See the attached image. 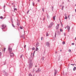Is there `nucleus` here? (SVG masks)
Masks as SVG:
<instances>
[{"mask_svg":"<svg viewBox=\"0 0 76 76\" xmlns=\"http://www.w3.org/2000/svg\"><path fill=\"white\" fill-rule=\"evenodd\" d=\"M75 39L76 40V37L75 38Z\"/></svg>","mask_w":76,"mask_h":76,"instance_id":"nucleus-50","label":"nucleus"},{"mask_svg":"<svg viewBox=\"0 0 76 76\" xmlns=\"http://www.w3.org/2000/svg\"><path fill=\"white\" fill-rule=\"evenodd\" d=\"M14 10H17V9H16V8H15Z\"/></svg>","mask_w":76,"mask_h":76,"instance_id":"nucleus-35","label":"nucleus"},{"mask_svg":"<svg viewBox=\"0 0 76 76\" xmlns=\"http://www.w3.org/2000/svg\"><path fill=\"white\" fill-rule=\"evenodd\" d=\"M2 27V29H4L5 28V27H6V26H4V24H2L1 26Z\"/></svg>","mask_w":76,"mask_h":76,"instance_id":"nucleus-4","label":"nucleus"},{"mask_svg":"<svg viewBox=\"0 0 76 76\" xmlns=\"http://www.w3.org/2000/svg\"><path fill=\"white\" fill-rule=\"evenodd\" d=\"M4 7H5V5H4Z\"/></svg>","mask_w":76,"mask_h":76,"instance_id":"nucleus-48","label":"nucleus"},{"mask_svg":"<svg viewBox=\"0 0 76 76\" xmlns=\"http://www.w3.org/2000/svg\"><path fill=\"white\" fill-rule=\"evenodd\" d=\"M64 6H62L61 9V10H63V8H64Z\"/></svg>","mask_w":76,"mask_h":76,"instance_id":"nucleus-18","label":"nucleus"},{"mask_svg":"<svg viewBox=\"0 0 76 76\" xmlns=\"http://www.w3.org/2000/svg\"><path fill=\"white\" fill-rule=\"evenodd\" d=\"M29 10H28V11L27 12V13H29Z\"/></svg>","mask_w":76,"mask_h":76,"instance_id":"nucleus-37","label":"nucleus"},{"mask_svg":"<svg viewBox=\"0 0 76 76\" xmlns=\"http://www.w3.org/2000/svg\"><path fill=\"white\" fill-rule=\"evenodd\" d=\"M46 36H49V34L48 33H46Z\"/></svg>","mask_w":76,"mask_h":76,"instance_id":"nucleus-14","label":"nucleus"},{"mask_svg":"<svg viewBox=\"0 0 76 76\" xmlns=\"http://www.w3.org/2000/svg\"><path fill=\"white\" fill-rule=\"evenodd\" d=\"M35 67H37V66H35Z\"/></svg>","mask_w":76,"mask_h":76,"instance_id":"nucleus-54","label":"nucleus"},{"mask_svg":"<svg viewBox=\"0 0 76 76\" xmlns=\"http://www.w3.org/2000/svg\"><path fill=\"white\" fill-rule=\"evenodd\" d=\"M36 73H38L39 72V71H38V70H37L36 71Z\"/></svg>","mask_w":76,"mask_h":76,"instance_id":"nucleus-32","label":"nucleus"},{"mask_svg":"<svg viewBox=\"0 0 76 76\" xmlns=\"http://www.w3.org/2000/svg\"><path fill=\"white\" fill-rule=\"evenodd\" d=\"M76 67H74L73 69V70L74 71H75V70H76Z\"/></svg>","mask_w":76,"mask_h":76,"instance_id":"nucleus-11","label":"nucleus"},{"mask_svg":"<svg viewBox=\"0 0 76 76\" xmlns=\"http://www.w3.org/2000/svg\"><path fill=\"white\" fill-rule=\"evenodd\" d=\"M75 6L76 7V4L75 5Z\"/></svg>","mask_w":76,"mask_h":76,"instance_id":"nucleus-55","label":"nucleus"},{"mask_svg":"<svg viewBox=\"0 0 76 76\" xmlns=\"http://www.w3.org/2000/svg\"><path fill=\"white\" fill-rule=\"evenodd\" d=\"M63 30L61 28L60 29V31H61V32H63Z\"/></svg>","mask_w":76,"mask_h":76,"instance_id":"nucleus-15","label":"nucleus"},{"mask_svg":"<svg viewBox=\"0 0 76 76\" xmlns=\"http://www.w3.org/2000/svg\"><path fill=\"white\" fill-rule=\"evenodd\" d=\"M55 37H56V33H55Z\"/></svg>","mask_w":76,"mask_h":76,"instance_id":"nucleus-40","label":"nucleus"},{"mask_svg":"<svg viewBox=\"0 0 76 76\" xmlns=\"http://www.w3.org/2000/svg\"><path fill=\"white\" fill-rule=\"evenodd\" d=\"M8 50L10 52V54L11 52L12 51V48H11L9 46V47H8Z\"/></svg>","mask_w":76,"mask_h":76,"instance_id":"nucleus-3","label":"nucleus"},{"mask_svg":"<svg viewBox=\"0 0 76 76\" xmlns=\"http://www.w3.org/2000/svg\"><path fill=\"white\" fill-rule=\"evenodd\" d=\"M2 53L1 52H0V56H1V54H2Z\"/></svg>","mask_w":76,"mask_h":76,"instance_id":"nucleus-24","label":"nucleus"},{"mask_svg":"<svg viewBox=\"0 0 76 76\" xmlns=\"http://www.w3.org/2000/svg\"><path fill=\"white\" fill-rule=\"evenodd\" d=\"M38 48H36V51H38Z\"/></svg>","mask_w":76,"mask_h":76,"instance_id":"nucleus-16","label":"nucleus"},{"mask_svg":"<svg viewBox=\"0 0 76 76\" xmlns=\"http://www.w3.org/2000/svg\"><path fill=\"white\" fill-rule=\"evenodd\" d=\"M32 62V60H29L28 61V63H29V69H31L32 67V63H31Z\"/></svg>","mask_w":76,"mask_h":76,"instance_id":"nucleus-1","label":"nucleus"},{"mask_svg":"<svg viewBox=\"0 0 76 76\" xmlns=\"http://www.w3.org/2000/svg\"><path fill=\"white\" fill-rule=\"evenodd\" d=\"M6 62L4 64V65H5V64H6Z\"/></svg>","mask_w":76,"mask_h":76,"instance_id":"nucleus-44","label":"nucleus"},{"mask_svg":"<svg viewBox=\"0 0 76 76\" xmlns=\"http://www.w3.org/2000/svg\"><path fill=\"white\" fill-rule=\"evenodd\" d=\"M42 10L43 11V12H44V7L42 8Z\"/></svg>","mask_w":76,"mask_h":76,"instance_id":"nucleus-25","label":"nucleus"},{"mask_svg":"<svg viewBox=\"0 0 76 76\" xmlns=\"http://www.w3.org/2000/svg\"><path fill=\"white\" fill-rule=\"evenodd\" d=\"M38 72H41V69H38Z\"/></svg>","mask_w":76,"mask_h":76,"instance_id":"nucleus-17","label":"nucleus"},{"mask_svg":"<svg viewBox=\"0 0 76 76\" xmlns=\"http://www.w3.org/2000/svg\"><path fill=\"white\" fill-rule=\"evenodd\" d=\"M32 4H33V6H34V4H35V3H34V2H33Z\"/></svg>","mask_w":76,"mask_h":76,"instance_id":"nucleus-22","label":"nucleus"},{"mask_svg":"<svg viewBox=\"0 0 76 76\" xmlns=\"http://www.w3.org/2000/svg\"><path fill=\"white\" fill-rule=\"evenodd\" d=\"M0 18H1V19H3V17L2 16H1Z\"/></svg>","mask_w":76,"mask_h":76,"instance_id":"nucleus-30","label":"nucleus"},{"mask_svg":"<svg viewBox=\"0 0 76 76\" xmlns=\"http://www.w3.org/2000/svg\"><path fill=\"white\" fill-rule=\"evenodd\" d=\"M71 65H72V66H74V65H75V64H71Z\"/></svg>","mask_w":76,"mask_h":76,"instance_id":"nucleus-36","label":"nucleus"},{"mask_svg":"<svg viewBox=\"0 0 76 76\" xmlns=\"http://www.w3.org/2000/svg\"><path fill=\"white\" fill-rule=\"evenodd\" d=\"M12 26L14 27V28H15V26H14V25H13V24H12Z\"/></svg>","mask_w":76,"mask_h":76,"instance_id":"nucleus-28","label":"nucleus"},{"mask_svg":"<svg viewBox=\"0 0 76 76\" xmlns=\"http://www.w3.org/2000/svg\"><path fill=\"white\" fill-rule=\"evenodd\" d=\"M25 47H26V45H25V46H24V48H25Z\"/></svg>","mask_w":76,"mask_h":76,"instance_id":"nucleus-46","label":"nucleus"},{"mask_svg":"<svg viewBox=\"0 0 76 76\" xmlns=\"http://www.w3.org/2000/svg\"><path fill=\"white\" fill-rule=\"evenodd\" d=\"M72 45H75V44H74V43H72Z\"/></svg>","mask_w":76,"mask_h":76,"instance_id":"nucleus-34","label":"nucleus"},{"mask_svg":"<svg viewBox=\"0 0 76 76\" xmlns=\"http://www.w3.org/2000/svg\"><path fill=\"white\" fill-rule=\"evenodd\" d=\"M22 56H23V55H22L20 57V58H21L22 57Z\"/></svg>","mask_w":76,"mask_h":76,"instance_id":"nucleus-27","label":"nucleus"},{"mask_svg":"<svg viewBox=\"0 0 76 76\" xmlns=\"http://www.w3.org/2000/svg\"><path fill=\"white\" fill-rule=\"evenodd\" d=\"M65 19H67V16H66L65 17Z\"/></svg>","mask_w":76,"mask_h":76,"instance_id":"nucleus-23","label":"nucleus"},{"mask_svg":"<svg viewBox=\"0 0 76 76\" xmlns=\"http://www.w3.org/2000/svg\"><path fill=\"white\" fill-rule=\"evenodd\" d=\"M23 39H25V37H23Z\"/></svg>","mask_w":76,"mask_h":76,"instance_id":"nucleus-41","label":"nucleus"},{"mask_svg":"<svg viewBox=\"0 0 76 76\" xmlns=\"http://www.w3.org/2000/svg\"><path fill=\"white\" fill-rule=\"evenodd\" d=\"M14 54H13V53H11L10 54V56L11 57H13V56H14Z\"/></svg>","mask_w":76,"mask_h":76,"instance_id":"nucleus-6","label":"nucleus"},{"mask_svg":"<svg viewBox=\"0 0 76 76\" xmlns=\"http://www.w3.org/2000/svg\"><path fill=\"white\" fill-rule=\"evenodd\" d=\"M62 44H63V45H64V44H65V42H62Z\"/></svg>","mask_w":76,"mask_h":76,"instance_id":"nucleus-19","label":"nucleus"},{"mask_svg":"<svg viewBox=\"0 0 76 76\" xmlns=\"http://www.w3.org/2000/svg\"><path fill=\"white\" fill-rule=\"evenodd\" d=\"M68 18H69V20H70V15H68Z\"/></svg>","mask_w":76,"mask_h":76,"instance_id":"nucleus-20","label":"nucleus"},{"mask_svg":"<svg viewBox=\"0 0 76 76\" xmlns=\"http://www.w3.org/2000/svg\"><path fill=\"white\" fill-rule=\"evenodd\" d=\"M17 25H18V26H19V23H18Z\"/></svg>","mask_w":76,"mask_h":76,"instance_id":"nucleus-33","label":"nucleus"},{"mask_svg":"<svg viewBox=\"0 0 76 76\" xmlns=\"http://www.w3.org/2000/svg\"><path fill=\"white\" fill-rule=\"evenodd\" d=\"M64 2H62V4H64Z\"/></svg>","mask_w":76,"mask_h":76,"instance_id":"nucleus-39","label":"nucleus"},{"mask_svg":"<svg viewBox=\"0 0 76 76\" xmlns=\"http://www.w3.org/2000/svg\"><path fill=\"white\" fill-rule=\"evenodd\" d=\"M32 49L33 50H35V48H33Z\"/></svg>","mask_w":76,"mask_h":76,"instance_id":"nucleus-31","label":"nucleus"},{"mask_svg":"<svg viewBox=\"0 0 76 76\" xmlns=\"http://www.w3.org/2000/svg\"><path fill=\"white\" fill-rule=\"evenodd\" d=\"M29 0V1H30V0Z\"/></svg>","mask_w":76,"mask_h":76,"instance_id":"nucleus-57","label":"nucleus"},{"mask_svg":"<svg viewBox=\"0 0 76 76\" xmlns=\"http://www.w3.org/2000/svg\"><path fill=\"white\" fill-rule=\"evenodd\" d=\"M36 45V47H38V45H39V44H38V43H37Z\"/></svg>","mask_w":76,"mask_h":76,"instance_id":"nucleus-12","label":"nucleus"},{"mask_svg":"<svg viewBox=\"0 0 76 76\" xmlns=\"http://www.w3.org/2000/svg\"><path fill=\"white\" fill-rule=\"evenodd\" d=\"M55 18H56V16H54L53 17V20H55L56 19Z\"/></svg>","mask_w":76,"mask_h":76,"instance_id":"nucleus-13","label":"nucleus"},{"mask_svg":"<svg viewBox=\"0 0 76 76\" xmlns=\"http://www.w3.org/2000/svg\"><path fill=\"white\" fill-rule=\"evenodd\" d=\"M60 24H57V26L56 27V29H58V27H59V25Z\"/></svg>","mask_w":76,"mask_h":76,"instance_id":"nucleus-5","label":"nucleus"},{"mask_svg":"<svg viewBox=\"0 0 76 76\" xmlns=\"http://www.w3.org/2000/svg\"><path fill=\"white\" fill-rule=\"evenodd\" d=\"M68 51L69 52H71V50H70V49L69 50H68Z\"/></svg>","mask_w":76,"mask_h":76,"instance_id":"nucleus-29","label":"nucleus"},{"mask_svg":"<svg viewBox=\"0 0 76 76\" xmlns=\"http://www.w3.org/2000/svg\"><path fill=\"white\" fill-rule=\"evenodd\" d=\"M67 26L65 28V29H66V28H67Z\"/></svg>","mask_w":76,"mask_h":76,"instance_id":"nucleus-49","label":"nucleus"},{"mask_svg":"<svg viewBox=\"0 0 76 76\" xmlns=\"http://www.w3.org/2000/svg\"><path fill=\"white\" fill-rule=\"evenodd\" d=\"M57 70H55V76H56V75H57Z\"/></svg>","mask_w":76,"mask_h":76,"instance_id":"nucleus-9","label":"nucleus"},{"mask_svg":"<svg viewBox=\"0 0 76 76\" xmlns=\"http://www.w3.org/2000/svg\"><path fill=\"white\" fill-rule=\"evenodd\" d=\"M20 28L21 29H23V28H22V27H20Z\"/></svg>","mask_w":76,"mask_h":76,"instance_id":"nucleus-26","label":"nucleus"},{"mask_svg":"<svg viewBox=\"0 0 76 76\" xmlns=\"http://www.w3.org/2000/svg\"><path fill=\"white\" fill-rule=\"evenodd\" d=\"M44 57H42V60H44Z\"/></svg>","mask_w":76,"mask_h":76,"instance_id":"nucleus-21","label":"nucleus"},{"mask_svg":"<svg viewBox=\"0 0 76 76\" xmlns=\"http://www.w3.org/2000/svg\"><path fill=\"white\" fill-rule=\"evenodd\" d=\"M35 52V51H34V53Z\"/></svg>","mask_w":76,"mask_h":76,"instance_id":"nucleus-43","label":"nucleus"},{"mask_svg":"<svg viewBox=\"0 0 76 76\" xmlns=\"http://www.w3.org/2000/svg\"><path fill=\"white\" fill-rule=\"evenodd\" d=\"M41 40H42V37H41Z\"/></svg>","mask_w":76,"mask_h":76,"instance_id":"nucleus-42","label":"nucleus"},{"mask_svg":"<svg viewBox=\"0 0 76 76\" xmlns=\"http://www.w3.org/2000/svg\"><path fill=\"white\" fill-rule=\"evenodd\" d=\"M53 7H52V9H53Z\"/></svg>","mask_w":76,"mask_h":76,"instance_id":"nucleus-52","label":"nucleus"},{"mask_svg":"<svg viewBox=\"0 0 76 76\" xmlns=\"http://www.w3.org/2000/svg\"><path fill=\"white\" fill-rule=\"evenodd\" d=\"M38 2H39V0H38Z\"/></svg>","mask_w":76,"mask_h":76,"instance_id":"nucleus-45","label":"nucleus"},{"mask_svg":"<svg viewBox=\"0 0 76 76\" xmlns=\"http://www.w3.org/2000/svg\"><path fill=\"white\" fill-rule=\"evenodd\" d=\"M72 16H73V15H72Z\"/></svg>","mask_w":76,"mask_h":76,"instance_id":"nucleus-56","label":"nucleus"},{"mask_svg":"<svg viewBox=\"0 0 76 76\" xmlns=\"http://www.w3.org/2000/svg\"><path fill=\"white\" fill-rule=\"evenodd\" d=\"M46 45L48 46V47L49 45H50V43L48 42H46Z\"/></svg>","mask_w":76,"mask_h":76,"instance_id":"nucleus-8","label":"nucleus"},{"mask_svg":"<svg viewBox=\"0 0 76 76\" xmlns=\"http://www.w3.org/2000/svg\"><path fill=\"white\" fill-rule=\"evenodd\" d=\"M57 52H55V53H56V54H57Z\"/></svg>","mask_w":76,"mask_h":76,"instance_id":"nucleus-47","label":"nucleus"},{"mask_svg":"<svg viewBox=\"0 0 76 76\" xmlns=\"http://www.w3.org/2000/svg\"><path fill=\"white\" fill-rule=\"evenodd\" d=\"M64 36H66V33H64Z\"/></svg>","mask_w":76,"mask_h":76,"instance_id":"nucleus-38","label":"nucleus"},{"mask_svg":"<svg viewBox=\"0 0 76 76\" xmlns=\"http://www.w3.org/2000/svg\"><path fill=\"white\" fill-rule=\"evenodd\" d=\"M53 25H54V23L53 22L51 23H50V25L48 27V28H51L53 26Z\"/></svg>","mask_w":76,"mask_h":76,"instance_id":"nucleus-2","label":"nucleus"},{"mask_svg":"<svg viewBox=\"0 0 76 76\" xmlns=\"http://www.w3.org/2000/svg\"><path fill=\"white\" fill-rule=\"evenodd\" d=\"M75 12H76V9H75Z\"/></svg>","mask_w":76,"mask_h":76,"instance_id":"nucleus-51","label":"nucleus"},{"mask_svg":"<svg viewBox=\"0 0 76 76\" xmlns=\"http://www.w3.org/2000/svg\"><path fill=\"white\" fill-rule=\"evenodd\" d=\"M5 50H6V48H4L3 49V50H2V51H3V52L4 53V52H5Z\"/></svg>","mask_w":76,"mask_h":76,"instance_id":"nucleus-10","label":"nucleus"},{"mask_svg":"<svg viewBox=\"0 0 76 76\" xmlns=\"http://www.w3.org/2000/svg\"><path fill=\"white\" fill-rule=\"evenodd\" d=\"M67 26V29L68 30V32H69V31H70V26Z\"/></svg>","mask_w":76,"mask_h":76,"instance_id":"nucleus-7","label":"nucleus"},{"mask_svg":"<svg viewBox=\"0 0 76 76\" xmlns=\"http://www.w3.org/2000/svg\"><path fill=\"white\" fill-rule=\"evenodd\" d=\"M60 51H62L61 50H60Z\"/></svg>","mask_w":76,"mask_h":76,"instance_id":"nucleus-53","label":"nucleus"}]
</instances>
